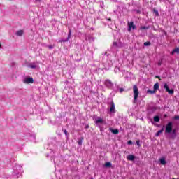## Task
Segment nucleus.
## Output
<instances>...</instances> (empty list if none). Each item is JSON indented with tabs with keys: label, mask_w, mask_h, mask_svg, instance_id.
<instances>
[{
	"label": "nucleus",
	"mask_w": 179,
	"mask_h": 179,
	"mask_svg": "<svg viewBox=\"0 0 179 179\" xmlns=\"http://www.w3.org/2000/svg\"><path fill=\"white\" fill-rule=\"evenodd\" d=\"M22 166L19 164H16L15 166H13V176L14 178H20V177H22Z\"/></svg>",
	"instance_id": "nucleus-1"
},
{
	"label": "nucleus",
	"mask_w": 179,
	"mask_h": 179,
	"mask_svg": "<svg viewBox=\"0 0 179 179\" xmlns=\"http://www.w3.org/2000/svg\"><path fill=\"white\" fill-rule=\"evenodd\" d=\"M104 85L106 87H108V89H110L111 90H113V92H118V88L120 87V85H115V87H114V84L113 83V82H111V80H105Z\"/></svg>",
	"instance_id": "nucleus-2"
},
{
	"label": "nucleus",
	"mask_w": 179,
	"mask_h": 179,
	"mask_svg": "<svg viewBox=\"0 0 179 179\" xmlns=\"http://www.w3.org/2000/svg\"><path fill=\"white\" fill-rule=\"evenodd\" d=\"M133 92L134 94V103H135V101H136V100H138V97H139V90L138 89V86H136V85L133 86Z\"/></svg>",
	"instance_id": "nucleus-3"
},
{
	"label": "nucleus",
	"mask_w": 179,
	"mask_h": 179,
	"mask_svg": "<svg viewBox=\"0 0 179 179\" xmlns=\"http://www.w3.org/2000/svg\"><path fill=\"white\" fill-rule=\"evenodd\" d=\"M173 131V122H169L166 125L165 134H171Z\"/></svg>",
	"instance_id": "nucleus-4"
},
{
	"label": "nucleus",
	"mask_w": 179,
	"mask_h": 179,
	"mask_svg": "<svg viewBox=\"0 0 179 179\" xmlns=\"http://www.w3.org/2000/svg\"><path fill=\"white\" fill-rule=\"evenodd\" d=\"M164 89H165L166 92L169 94H174V90H171L167 83L164 84Z\"/></svg>",
	"instance_id": "nucleus-5"
},
{
	"label": "nucleus",
	"mask_w": 179,
	"mask_h": 179,
	"mask_svg": "<svg viewBox=\"0 0 179 179\" xmlns=\"http://www.w3.org/2000/svg\"><path fill=\"white\" fill-rule=\"evenodd\" d=\"M28 66L31 69H37V68H38V62H34L33 63H30Z\"/></svg>",
	"instance_id": "nucleus-6"
},
{
	"label": "nucleus",
	"mask_w": 179,
	"mask_h": 179,
	"mask_svg": "<svg viewBox=\"0 0 179 179\" xmlns=\"http://www.w3.org/2000/svg\"><path fill=\"white\" fill-rule=\"evenodd\" d=\"M131 29H132V30H135L136 29V25L134 24L133 21L128 22V31H131Z\"/></svg>",
	"instance_id": "nucleus-7"
},
{
	"label": "nucleus",
	"mask_w": 179,
	"mask_h": 179,
	"mask_svg": "<svg viewBox=\"0 0 179 179\" xmlns=\"http://www.w3.org/2000/svg\"><path fill=\"white\" fill-rule=\"evenodd\" d=\"M34 80L31 77H27L23 79V83L26 84L33 83Z\"/></svg>",
	"instance_id": "nucleus-8"
},
{
	"label": "nucleus",
	"mask_w": 179,
	"mask_h": 179,
	"mask_svg": "<svg viewBox=\"0 0 179 179\" xmlns=\"http://www.w3.org/2000/svg\"><path fill=\"white\" fill-rule=\"evenodd\" d=\"M110 112L112 113V114H115V104L114 103V101H111L110 103Z\"/></svg>",
	"instance_id": "nucleus-9"
},
{
	"label": "nucleus",
	"mask_w": 179,
	"mask_h": 179,
	"mask_svg": "<svg viewBox=\"0 0 179 179\" xmlns=\"http://www.w3.org/2000/svg\"><path fill=\"white\" fill-rule=\"evenodd\" d=\"M71 36H72V30L71 29H69V34H68L67 38L64 39V40H62V41L63 43H66V41H68L71 38Z\"/></svg>",
	"instance_id": "nucleus-10"
},
{
	"label": "nucleus",
	"mask_w": 179,
	"mask_h": 179,
	"mask_svg": "<svg viewBox=\"0 0 179 179\" xmlns=\"http://www.w3.org/2000/svg\"><path fill=\"white\" fill-rule=\"evenodd\" d=\"M171 139H176V136H177V129H172V131H171Z\"/></svg>",
	"instance_id": "nucleus-11"
},
{
	"label": "nucleus",
	"mask_w": 179,
	"mask_h": 179,
	"mask_svg": "<svg viewBox=\"0 0 179 179\" xmlns=\"http://www.w3.org/2000/svg\"><path fill=\"white\" fill-rule=\"evenodd\" d=\"M109 131L113 134V135H118L120 130L118 129H113L112 127L109 128Z\"/></svg>",
	"instance_id": "nucleus-12"
},
{
	"label": "nucleus",
	"mask_w": 179,
	"mask_h": 179,
	"mask_svg": "<svg viewBox=\"0 0 179 179\" xmlns=\"http://www.w3.org/2000/svg\"><path fill=\"white\" fill-rule=\"evenodd\" d=\"M127 160H129V162H134L136 159V157L134 155H129L127 157Z\"/></svg>",
	"instance_id": "nucleus-13"
},
{
	"label": "nucleus",
	"mask_w": 179,
	"mask_h": 179,
	"mask_svg": "<svg viewBox=\"0 0 179 179\" xmlns=\"http://www.w3.org/2000/svg\"><path fill=\"white\" fill-rule=\"evenodd\" d=\"M104 122V120L101 119V117H98L95 121V124H103Z\"/></svg>",
	"instance_id": "nucleus-14"
},
{
	"label": "nucleus",
	"mask_w": 179,
	"mask_h": 179,
	"mask_svg": "<svg viewBox=\"0 0 179 179\" xmlns=\"http://www.w3.org/2000/svg\"><path fill=\"white\" fill-rule=\"evenodd\" d=\"M24 33V31L23 30H19V31H17L15 34H16V36H18L19 37H22V36H23Z\"/></svg>",
	"instance_id": "nucleus-15"
},
{
	"label": "nucleus",
	"mask_w": 179,
	"mask_h": 179,
	"mask_svg": "<svg viewBox=\"0 0 179 179\" xmlns=\"http://www.w3.org/2000/svg\"><path fill=\"white\" fill-rule=\"evenodd\" d=\"M174 54H179V48H175L174 50L171 52V55H174Z\"/></svg>",
	"instance_id": "nucleus-16"
},
{
	"label": "nucleus",
	"mask_w": 179,
	"mask_h": 179,
	"mask_svg": "<svg viewBox=\"0 0 179 179\" xmlns=\"http://www.w3.org/2000/svg\"><path fill=\"white\" fill-rule=\"evenodd\" d=\"M159 162L163 166H165V164H167V162L166 161V159H164V158L159 159Z\"/></svg>",
	"instance_id": "nucleus-17"
},
{
	"label": "nucleus",
	"mask_w": 179,
	"mask_h": 179,
	"mask_svg": "<svg viewBox=\"0 0 179 179\" xmlns=\"http://www.w3.org/2000/svg\"><path fill=\"white\" fill-rule=\"evenodd\" d=\"M153 120L155 122H160V117L159 115L154 116Z\"/></svg>",
	"instance_id": "nucleus-18"
},
{
	"label": "nucleus",
	"mask_w": 179,
	"mask_h": 179,
	"mask_svg": "<svg viewBox=\"0 0 179 179\" xmlns=\"http://www.w3.org/2000/svg\"><path fill=\"white\" fill-rule=\"evenodd\" d=\"M163 131H164V128H162L161 130H159L156 133L155 136H160V134H163Z\"/></svg>",
	"instance_id": "nucleus-19"
},
{
	"label": "nucleus",
	"mask_w": 179,
	"mask_h": 179,
	"mask_svg": "<svg viewBox=\"0 0 179 179\" xmlns=\"http://www.w3.org/2000/svg\"><path fill=\"white\" fill-rule=\"evenodd\" d=\"M153 89L155 90V92H157V90H159V83H156L154 85Z\"/></svg>",
	"instance_id": "nucleus-20"
},
{
	"label": "nucleus",
	"mask_w": 179,
	"mask_h": 179,
	"mask_svg": "<svg viewBox=\"0 0 179 179\" xmlns=\"http://www.w3.org/2000/svg\"><path fill=\"white\" fill-rule=\"evenodd\" d=\"M149 29H150L149 26H148V27L142 26V27H140V30H149Z\"/></svg>",
	"instance_id": "nucleus-21"
},
{
	"label": "nucleus",
	"mask_w": 179,
	"mask_h": 179,
	"mask_svg": "<svg viewBox=\"0 0 179 179\" xmlns=\"http://www.w3.org/2000/svg\"><path fill=\"white\" fill-rule=\"evenodd\" d=\"M147 93H149V94H155V93H156V91L155 90H147Z\"/></svg>",
	"instance_id": "nucleus-22"
},
{
	"label": "nucleus",
	"mask_w": 179,
	"mask_h": 179,
	"mask_svg": "<svg viewBox=\"0 0 179 179\" xmlns=\"http://www.w3.org/2000/svg\"><path fill=\"white\" fill-rule=\"evenodd\" d=\"M113 166V164H111V162H108L105 164V167H107V168H110Z\"/></svg>",
	"instance_id": "nucleus-23"
},
{
	"label": "nucleus",
	"mask_w": 179,
	"mask_h": 179,
	"mask_svg": "<svg viewBox=\"0 0 179 179\" xmlns=\"http://www.w3.org/2000/svg\"><path fill=\"white\" fill-rule=\"evenodd\" d=\"M83 141V138H80L78 141V143L79 145V146H82V142Z\"/></svg>",
	"instance_id": "nucleus-24"
},
{
	"label": "nucleus",
	"mask_w": 179,
	"mask_h": 179,
	"mask_svg": "<svg viewBox=\"0 0 179 179\" xmlns=\"http://www.w3.org/2000/svg\"><path fill=\"white\" fill-rule=\"evenodd\" d=\"M118 47V43L117 42H113V48H117Z\"/></svg>",
	"instance_id": "nucleus-25"
},
{
	"label": "nucleus",
	"mask_w": 179,
	"mask_h": 179,
	"mask_svg": "<svg viewBox=\"0 0 179 179\" xmlns=\"http://www.w3.org/2000/svg\"><path fill=\"white\" fill-rule=\"evenodd\" d=\"M136 145L138 146V148H141V146H142V144H141V141H136Z\"/></svg>",
	"instance_id": "nucleus-26"
},
{
	"label": "nucleus",
	"mask_w": 179,
	"mask_h": 179,
	"mask_svg": "<svg viewBox=\"0 0 179 179\" xmlns=\"http://www.w3.org/2000/svg\"><path fill=\"white\" fill-rule=\"evenodd\" d=\"M154 13L155 14V16H159V11H157L156 9L153 10Z\"/></svg>",
	"instance_id": "nucleus-27"
},
{
	"label": "nucleus",
	"mask_w": 179,
	"mask_h": 179,
	"mask_svg": "<svg viewBox=\"0 0 179 179\" xmlns=\"http://www.w3.org/2000/svg\"><path fill=\"white\" fill-rule=\"evenodd\" d=\"M150 45H151L150 42H145V43H144V45L145 47H149V46H150Z\"/></svg>",
	"instance_id": "nucleus-28"
},
{
	"label": "nucleus",
	"mask_w": 179,
	"mask_h": 179,
	"mask_svg": "<svg viewBox=\"0 0 179 179\" xmlns=\"http://www.w3.org/2000/svg\"><path fill=\"white\" fill-rule=\"evenodd\" d=\"M47 47L49 48V50H52V48H54V45H47Z\"/></svg>",
	"instance_id": "nucleus-29"
},
{
	"label": "nucleus",
	"mask_w": 179,
	"mask_h": 179,
	"mask_svg": "<svg viewBox=\"0 0 179 179\" xmlns=\"http://www.w3.org/2000/svg\"><path fill=\"white\" fill-rule=\"evenodd\" d=\"M124 88H118V92H120V93H122V92H124Z\"/></svg>",
	"instance_id": "nucleus-30"
},
{
	"label": "nucleus",
	"mask_w": 179,
	"mask_h": 179,
	"mask_svg": "<svg viewBox=\"0 0 179 179\" xmlns=\"http://www.w3.org/2000/svg\"><path fill=\"white\" fill-rule=\"evenodd\" d=\"M64 133L65 134L66 136H68V131H66V129L64 130Z\"/></svg>",
	"instance_id": "nucleus-31"
},
{
	"label": "nucleus",
	"mask_w": 179,
	"mask_h": 179,
	"mask_svg": "<svg viewBox=\"0 0 179 179\" xmlns=\"http://www.w3.org/2000/svg\"><path fill=\"white\" fill-rule=\"evenodd\" d=\"M132 141L129 140L128 142H127V145H132Z\"/></svg>",
	"instance_id": "nucleus-32"
},
{
	"label": "nucleus",
	"mask_w": 179,
	"mask_h": 179,
	"mask_svg": "<svg viewBox=\"0 0 179 179\" xmlns=\"http://www.w3.org/2000/svg\"><path fill=\"white\" fill-rule=\"evenodd\" d=\"M36 2H41V0H35Z\"/></svg>",
	"instance_id": "nucleus-33"
},
{
	"label": "nucleus",
	"mask_w": 179,
	"mask_h": 179,
	"mask_svg": "<svg viewBox=\"0 0 179 179\" xmlns=\"http://www.w3.org/2000/svg\"><path fill=\"white\" fill-rule=\"evenodd\" d=\"M33 139H36V136H32Z\"/></svg>",
	"instance_id": "nucleus-34"
},
{
	"label": "nucleus",
	"mask_w": 179,
	"mask_h": 179,
	"mask_svg": "<svg viewBox=\"0 0 179 179\" xmlns=\"http://www.w3.org/2000/svg\"><path fill=\"white\" fill-rule=\"evenodd\" d=\"M108 20L109 22H111V18H108Z\"/></svg>",
	"instance_id": "nucleus-35"
},
{
	"label": "nucleus",
	"mask_w": 179,
	"mask_h": 179,
	"mask_svg": "<svg viewBox=\"0 0 179 179\" xmlns=\"http://www.w3.org/2000/svg\"><path fill=\"white\" fill-rule=\"evenodd\" d=\"M158 65L160 66V65H162V63H160V62L158 63Z\"/></svg>",
	"instance_id": "nucleus-36"
},
{
	"label": "nucleus",
	"mask_w": 179,
	"mask_h": 179,
	"mask_svg": "<svg viewBox=\"0 0 179 179\" xmlns=\"http://www.w3.org/2000/svg\"><path fill=\"white\" fill-rule=\"evenodd\" d=\"M85 128H86V129H87V128H89V125L86 126Z\"/></svg>",
	"instance_id": "nucleus-37"
},
{
	"label": "nucleus",
	"mask_w": 179,
	"mask_h": 179,
	"mask_svg": "<svg viewBox=\"0 0 179 179\" xmlns=\"http://www.w3.org/2000/svg\"><path fill=\"white\" fill-rule=\"evenodd\" d=\"M2 47V45H1V43H0V48Z\"/></svg>",
	"instance_id": "nucleus-38"
},
{
	"label": "nucleus",
	"mask_w": 179,
	"mask_h": 179,
	"mask_svg": "<svg viewBox=\"0 0 179 179\" xmlns=\"http://www.w3.org/2000/svg\"><path fill=\"white\" fill-rule=\"evenodd\" d=\"M48 156H50L48 154L47 155V157H48Z\"/></svg>",
	"instance_id": "nucleus-39"
},
{
	"label": "nucleus",
	"mask_w": 179,
	"mask_h": 179,
	"mask_svg": "<svg viewBox=\"0 0 179 179\" xmlns=\"http://www.w3.org/2000/svg\"><path fill=\"white\" fill-rule=\"evenodd\" d=\"M157 78H159V76H157Z\"/></svg>",
	"instance_id": "nucleus-40"
},
{
	"label": "nucleus",
	"mask_w": 179,
	"mask_h": 179,
	"mask_svg": "<svg viewBox=\"0 0 179 179\" xmlns=\"http://www.w3.org/2000/svg\"><path fill=\"white\" fill-rule=\"evenodd\" d=\"M107 54V52H105V55Z\"/></svg>",
	"instance_id": "nucleus-41"
},
{
	"label": "nucleus",
	"mask_w": 179,
	"mask_h": 179,
	"mask_svg": "<svg viewBox=\"0 0 179 179\" xmlns=\"http://www.w3.org/2000/svg\"><path fill=\"white\" fill-rule=\"evenodd\" d=\"M159 1H163V0H159Z\"/></svg>",
	"instance_id": "nucleus-42"
}]
</instances>
